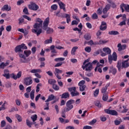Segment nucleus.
I'll return each mask as SVG.
<instances>
[{
	"instance_id": "b1692460",
	"label": "nucleus",
	"mask_w": 129,
	"mask_h": 129,
	"mask_svg": "<svg viewBox=\"0 0 129 129\" xmlns=\"http://www.w3.org/2000/svg\"><path fill=\"white\" fill-rule=\"evenodd\" d=\"M70 96V94H69V93L66 92L62 94L61 98H69Z\"/></svg>"
},
{
	"instance_id": "a19ab883",
	"label": "nucleus",
	"mask_w": 129,
	"mask_h": 129,
	"mask_svg": "<svg viewBox=\"0 0 129 129\" xmlns=\"http://www.w3.org/2000/svg\"><path fill=\"white\" fill-rule=\"evenodd\" d=\"M52 88L53 89H54V90H55L56 91L59 90V89H60V88L58 86V85H56L55 84H54L52 86Z\"/></svg>"
},
{
	"instance_id": "c03bdc74",
	"label": "nucleus",
	"mask_w": 129,
	"mask_h": 129,
	"mask_svg": "<svg viewBox=\"0 0 129 129\" xmlns=\"http://www.w3.org/2000/svg\"><path fill=\"white\" fill-rule=\"evenodd\" d=\"M92 19L93 20H97L98 19V16L97 15V14L94 13L92 16Z\"/></svg>"
},
{
	"instance_id": "c756f323",
	"label": "nucleus",
	"mask_w": 129,
	"mask_h": 129,
	"mask_svg": "<svg viewBox=\"0 0 129 129\" xmlns=\"http://www.w3.org/2000/svg\"><path fill=\"white\" fill-rule=\"evenodd\" d=\"M109 35H119V33L116 31H111L108 32Z\"/></svg>"
},
{
	"instance_id": "2f4dec72",
	"label": "nucleus",
	"mask_w": 129,
	"mask_h": 129,
	"mask_svg": "<svg viewBox=\"0 0 129 129\" xmlns=\"http://www.w3.org/2000/svg\"><path fill=\"white\" fill-rule=\"evenodd\" d=\"M65 17L64 18H66L67 19V23L68 24H69V23H70L71 20L70 19V15H69V14H65Z\"/></svg>"
},
{
	"instance_id": "1a4fd4ad",
	"label": "nucleus",
	"mask_w": 129,
	"mask_h": 129,
	"mask_svg": "<svg viewBox=\"0 0 129 129\" xmlns=\"http://www.w3.org/2000/svg\"><path fill=\"white\" fill-rule=\"evenodd\" d=\"M84 84H85V81L84 80L81 81L78 84L79 86H80V91L82 92L85 91V88H86V85Z\"/></svg>"
},
{
	"instance_id": "423d86ee",
	"label": "nucleus",
	"mask_w": 129,
	"mask_h": 129,
	"mask_svg": "<svg viewBox=\"0 0 129 129\" xmlns=\"http://www.w3.org/2000/svg\"><path fill=\"white\" fill-rule=\"evenodd\" d=\"M82 68L84 70L85 69L86 71H89V72H90V71L93 69L92 63L91 62H88L86 64L82 66Z\"/></svg>"
},
{
	"instance_id": "7c9ffc66",
	"label": "nucleus",
	"mask_w": 129,
	"mask_h": 129,
	"mask_svg": "<svg viewBox=\"0 0 129 129\" xmlns=\"http://www.w3.org/2000/svg\"><path fill=\"white\" fill-rule=\"evenodd\" d=\"M30 97L32 100L35 98V90H32L30 93Z\"/></svg>"
},
{
	"instance_id": "3c124183",
	"label": "nucleus",
	"mask_w": 129,
	"mask_h": 129,
	"mask_svg": "<svg viewBox=\"0 0 129 129\" xmlns=\"http://www.w3.org/2000/svg\"><path fill=\"white\" fill-rule=\"evenodd\" d=\"M25 3V1L24 0H19L17 2V6H21L22 4H24Z\"/></svg>"
},
{
	"instance_id": "9b49d317",
	"label": "nucleus",
	"mask_w": 129,
	"mask_h": 129,
	"mask_svg": "<svg viewBox=\"0 0 129 129\" xmlns=\"http://www.w3.org/2000/svg\"><path fill=\"white\" fill-rule=\"evenodd\" d=\"M24 83L27 86H29V85H31V84H33V78L32 77H27L24 79Z\"/></svg>"
},
{
	"instance_id": "4c0bfd02",
	"label": "nucleus",
	"mask_w": 129,
	"mask_h": 129,
	"mask_svg": "<svg viewBox=\"0 0 129 129\" xmlns=\"http://www.w3.org/2000/svg\"><path fill=\"white\" fill-rule=\"evenodd\" d=\"M64 60H65V58L64 57H58L54 59L55 62H60L61 61H64Z\"/></svg>"
},
{
	"instance_id": "20e7f679",
	"label": "nucleus",
	"mask_w": 129,
	"mask_h": 129,
	"mask_svg": "<svg viewBox=\"0 0 129 129\" xmlns=\"http://www.w3.org/2000/svg\"><path fill=\"white\" fill-rule=\"evenodd\" d=\"M73 103H75V100L73 99H71L69 100L67 103H66V106L67 107H65L63 109V111L64 112H67L68 111H70V110H71L72 108H73Z\"/></svg>"
},
{
	"instance_id": "dca6fc26",
	"label": "nucleus",
	"mask_w": 129,
	"mask_h": 129,
	"mask_svg": "<svg viewBox=\"0 0 129 129\" xmlns=\"http://www.w3.org/2000/svg\"><path fill=\"white\" fill-rule=\"evenodd\" d=\"M1 10L3 12H5V11H6V12H10V11H12V8L11 6H9V5H5L3 7Z\"/></svg>"
},
{
	"instance_id": "72a5a7b5",
	"label": "nucleus",
	"mask_w": 129,
	"mask_h": 129,
	"mask_svg": "<svg viewBox=\"0 0 129 129\" xmlns=\"http://www.w3.org/2000/svg\"><path fill=\"white\" fill-rule=\"evenodd\" d=\"M78 49V47L77 46H74L71 51V54L72 55H75V52H76V50Z\"/></svg>"
},
{
	"instance_id": "e433bc0d",
	"label": "nucleus",
	"mask_w": 129,
	"mask_h": 129,
	"mask_svg": "<svg viewBox=\"0 0 129 129\" xmlns=\"http://www.w3.org/2000/svg\"><path fill=\"white\" fill-rule=\"evenodd\" d=\"M56 81L55 80L50 79L48 80V83L49 84H50V85L53 86L55 83Z\"/></svg>"
},
{
	"instance_id": "4468645a",
	"label": "nucleus",
	"mask_w": 129,
	"mask_h": 129,
	"mask_svg": "<svg viewBox=\"0 0 129 129\" xmlns=\"http://www.w3.org/2000/svg\"><path fill=\"white\" fill-rule=\"evenodd\" d=\"M30 72L31 73H35V75L37 78H41V76L38 73L41 72V70L40 69H33Z\"/></svg>"
},
{
	"instance_id": "680f3d73",
	"label": "nucleus",
	"mask_w": 129,
	"mask_h": 129,
	"mask_svg": "<svg viewBox=\"0 0 129 129\" xmlns=\"http://www.w3.org/2000/svg\"><path fill=\"white\" fill-rule=\"evenodd\" d=\"M121 121L118 120H114V123L115 125H119V124L121 123Z\"/></svg>"
},
{
	"instance_id": "a211bd4d",
	"label": "nucleus",
	"mask_w": 129,
	"mask_h": 129,
	"mask_svg": "<svg viewBox=\"0 0 129 129\" xmlns=\"http://www.w3.org/2000/svg\"><path fill=\"white\" fill-rule=\"evenodd\" d=\"M21 77H22V72H18L17 75H15V74H12V78L14 80H17V79L21 78Z\"/></svg>"
},
{
	"instance_id": "e2e57ef3",
	"label": "nucleus",
	"mask_w": 129,
	"mask_h": 129,
	"mask_svg": "<svg viewBox=\"0 0 129 129\" xmlns=\"http://www.w3.org/2000/svg\"><path fill=\"white\" fill-rule=\"evenodd\" d=\"M86 26L89 29H92V25H91V24H90V23H87Z\"/></svg>"
},
{
	"instance_id": "ea45409f",
	"label": "nucleus",
	"mask_w": 129,
	"mask_h": 129,
	"mask_svg": "<svg viewBox=\"0 0 129 129\" xmlns=\"http://www.w3.org/2000/svg\"><path fill=\"white\" fill-rule=\"evenodd\" d=\"M99 94V89H97L94 92V96L97 97Z\"/></svg>"
},
{
	"instance_id": "f3484780",
	"label": "nucleus",
	"mask_w": 129,
	"mask_h": 129,
	"mask_svg": "<svg viewBox=\"0 0 129 129\" xmlns=\"http://www.w3.org/2000/svg\"><path fill=\"white\" fill-rule=\"evenodd\" d=\"M127 67H129L128 59L123 60L122 61L121 69L127 68Z\"/></svg>"
},
{
	"instance_id": "6ab92c4d",
	"label": "nucleus",
	"mask_w": 129,
	"mask_h": 129,
	"mask_svg": "<svg viewBox=\"0 0 129 129\" xmlns=\"http://www.w3.org/2000/svg\"><path fill=\"white\" fill-rule=\"evenodd\" d=\"M107 28V26H106V23L104 22H102L101 25L100 26V29L101 31H105V29Z\"/></svg>"
},
{
	"instance_id": "774afa93",
	"label": "nucleus",
	"mask_w": 129,
	"mask_h": 129,
	"mask_svg": "<svg viewBox=\"0 0 129 129\" xmlns=\"http://www.w3.org/2000/svg\"><path fill=\"white\" fill-rule=\"evenodd\" d=\"M83 129H92V127L91 126L86 125L84 126Z\"/></svg>"
},
{
	"instance_id": "37998d69",
	"label": "nucleus",
	"mask_w": 129,
	"mask_h": 129,
	"mask_svg": "<svg viewBox=\"0 0 129 129\" xmlns=\"http://www.w3.org/2000/svg\"><path fill=\"white\" fill-rule=\"evenodd\" d=\"M85 51L87 52V53H90L91 52V47L90 46H87L85 48Z\"/></svg>"
},
{
	"instance_id": "0eeeda50",
	"label": "nucleus",
	"mask_w": 129,
	"mask_h": 129,
	"mask_svg": "<svg viewBox=\"0 0 129 129\" xmlns=\"http://www.w3.org/2000/svg\"><path fill=\"white\" fill-rule=\"evenodd\" d=\"M63 71L59 69L55 68V71L54 72V74L56 76L57 79L59 80H61L62 79V77L60 76V74H62Z\"/></svg>"
},
{
	"instance_id": "c9c22d12",
	"label": "nucleus",
	"mask_w": 129,
	"mask_h": 129,
	"mask_svg": "<svg viewBox=\"0 0 129 129\" xmlns=\"http://www.w3.org/2000/svg\"><path fill=\"white\" fill-rule=\"evenodd\" d=\"M102 99L103 100H104V101H106V100L108 99V95H107V94H106V93H104Z\"/></svg>"
},
{
	"instance_id": "2eb2a0df",
	"label": "nucleus",
	"mask_w": 129,
	"mask_h": 129,
	"mask_svg": "<svg viewBox=\"0 0 129 129\" xmlns=\"http://www.w3.org/2000/svg\"><path fill=\"white\" fill-rule=\"evenodd\" d=\"M103 67L102 64H99V62H98L97 64L96 67L95 68V71L96 72V71H98L100 73H102V70L101 69Z\"/></svg>"
},
{
	"instance_id": "5701e85b",
	"label": "nucleus",
	"mask_w": 129,
	"mask_h": 129,
	"mask_svg": "<svg viewBox=\"0 0 129 129\" xmlns=\"http://www.w3.org/2000/svg\"><path fill=\"white\" fill-rule=\"evenodd\" d=\"M53 42V38L52 37H49V39H47L45 41H44V44H51Z\"/></svg>"
},
{
	"instance_id": "4d7b16f0",
	"label": "nucleus",
	"mask_w": 129,
	"mask_h": 129,
	"mask_svg": "<svg viewBox=\"0 0 129 129\" xmlns=\"http://www.w3.org/2000/svg\"><path fill=\"white\" fill-rule=\"evenodd\" d=\"M11 30H12V26L9 25L6 27V31H7V32H11Z\"/></svg>"
},
{
	"instance_id": "f8f14e48",
	"label": "nucleus",
	"mask_w": 129,
	"mask_h": 129,
	"mask_svg": "<svg viewBox=\"0 0 129 129\" xmlns=\"http://www.w3.org/2000/svg\"><path fill=\"white\" fill-rule=\"evenodd\" d=\"M105 112L107 113L108 114H111V115H117V112L114 110H110V109H105Z\"/></svg>"
},
{
	"instance_id": "79ce46f5",
	"label": "nucleus",
	"mask_w": 129,
	"mask_h": 129,
	"mask_svg": "<svg viewBox=\"0 0 129 129\" xmlns=\"http://www.w3.org/2000/svg\"><path fill=\"white\" fill-rule=\"evenodd\" d=\"M23 13L25 14V15H30V13H29V10H28V8L27 7H25L23 11Z\"/></svg>"
},
{
	"instance_id": "864d4df0",
	"label": "nucleus",
	"mask_w": 129,
	"mask_h": 129,
	"mask_svg": "<svg viewBox=\"0 0 129 129\" xmlns=\"http://www.w3.org/2000/svg\"><path fill=\"white\" fill-rule=\"evenodd\" d=\"M26 123L29 127H32V122H30L28 119L26 120Z\"/></svg>"
},
{
	"instance_id": "bf43d9fd",
	"label": "nucleus",
	"mask_w": 129,
	"mask_h": 129,
	"mask_svg": "<svg viewBox=\"0 0 129 129\" xmlns=\"http://www.w3.org/2000/svg\"><path fill=\"white\" fill-rule=\"evenodd\" d=\"M63 64V62H57L55 66L54 67H60V66H62Z\"/></svg>"
},
{
	"instance_id": "cd10ccee",
	"label": "nucleus",
	"mask_w": 129,
	"mask_h": 129,
	"mask_svg": "<svg viewBox=\"0 0 129 129\" xmlns=\"http://www.w3.org/2000/svg\"><path fill=\"white\" fill-rule=\"evenodd\" d=\"M55 97L53 95H51L48 97V98L45 101V102H49V101H51L54 99Z\"/></svg>"
},
{
	"instance_id": "39448f33",
	"label": "nucleus",
	"mask_w": 129,
	"mask_h": 129,
	"mask_svg": "<svg viewBox=\"0 0 129 129\" xmlns=\"http://www.w3.org/2000/svg\"><path fill=\"white\" fill-rule=\"evenodd\" d=\"M68 90L71 92V95L72 97H74V96H79L80 94L79 92L76 91V87L69 88Z\"/></svg>"
},
{
	"instance_id": "0e129e2a",
	"label": "nucleus",
	"mask_w": 129,
	"mask_h": 129,
	"mask_svg": "<svg viewBox=\"0 0 129 129\" xmlns=\"http://www.w3.org/2000/svg\"><path fill=\"white\" fill-rule=\"evenodd\" d=\"M79 41V39L75 38V39H71V41L73 42V43H76V42H78Z\"/></svg>"
},
{
	"instance_id": "9d476101",
	"label": "nucleus",
	"mask_w": 129,
	"mask_h": 129,
	"mask_svg": "<svg viewBox=\"0 0 129 129\" xmlns=\"http://www.w3.org/2000/svg\"><path fill=\"white\" fill-rule=\"evenodd\" d=\"M120 9L122 11V13H124V11L127 13H129V5L127 4H121L120 5Z\"/></svg>"
},
{
	"instance_id": "58836bf2",
	"label": "nucleus",
	"mask_w": 129,
	"mask_h": 129,
	"mask_svg": "<svg viewBox=\"0 0 129 129\" xmlns=\"http://www.w3.org/2000/svg\"><path fill=\"white\" fill-rule=\"evenodd\" d=\"M19 46L21 49H23V50H27V49H28V47L26 46L25 44L22 43L21 45H19Z\"/></svg>"
},
{
	"instance_id": "393cba45",
	"label": "nucleus",
	"mask_w": 129,
	"mask_h": 129,
	"mask_svg": "<svg viewBox=\"0 0 129 129\" xmlns=\"http://www.w3.org/2000/svg\"><path fill=\"white\" fill-rule=\"evenodd\" d=\"M84 38L85 40H87V41H89L91 39V36L89 33H87L85 34L84 36Z\"/></svg>"
},
{
	"instance_id": "603ef678",
	"label": "nucleus",
	"mask_w": 129,
	"mask_h": 129,
	"mask_svg": "<svg viewBox=\"0 0 129 129\" xmlns=\"http://www.w3.org/2000/svg\"><path fill=\"white\" fill-rule=\"evenodd\" d=\"M117 47L118 48V51H119V52H120V51H122V47L121 46V44L119 43L117 45Z\"/></svg>"
},
{
	"instance_id": "412c9836",
	"label": "nucleus",
	"mask_w": 129,
	"mask_h": 129,
	"mask_svg": "<svg viewBox=\"0 0 129 129\" xmlns=\"http://www.w3.org/2000/svg\"><path fill=\"white\" fill-rule=\"evenodd\" d=\"M58 5L59 6L60 9H61V10H63L64 12H66V8H65L66 6H65V4L63 3V2H58Z\"/></svg>"
},
{
	"instance_id": "6e6d98bb",
	"label": "nucleus",
	"mask_w": 129,
	"mask_h": 129,
	"mask_svg": "<svg viewBox=\"0 0 129 129\" xmlns=\"http://www.w3.org/2000/svg\"><path fill=\"white\" fill-rule=\"evenodd\" d=\"M111 71L113 75H115V74H116V72H117L116 69H112Z\"/></svg>"
},
{
	"instance_id": "052dcab7",
	"label": "nucleus",
	"mask_w": 129,
	"mask_h": 129,
	"mask_svg": "<svg viewBox=\"0 0 129 129\" xmlns=\"http://www.w3.org/2000/svg\"><path fill=\"white\" fill-rule=\"evenodd\" d=\"M95 122H96V119H94L91 121H90L89 124H90L91 125H92V124H94Z\"/></svg>"
},
{
	"instance_id": "f704fd0d",
	"label": "nucleus",
	"mask_w": 129,
	"mask_h": 129,
	"mask_svg": "<svg viewBox=\"0 0 129 129\" xmlns=\"http://www.w3.org/2000/svg\"><path fill=\"white\" fill-rule=\"evenodd\" d=\"M50 49L51 50V53H54L55 54L57 53V51L55 49V45H51Z\"/></svg>"
},
{
	"instance_id": "a878e982",
	"label": "nucleus",
	"mask_w": 129,
	"mask_h": 129,
	"mask_svg": "<svg viewBox=\"0 0 129 129\" xmlns=\"http://www.w3.org/2000/svg\"><path fill=\"white\" fill-rule=\"evenodd\" d=\"M6 66H9V62H6L5 63L2 62L0 64V69H5V67H6Z\"/></svg>"
},
{
	"instance_id": "473e14b6",
	"label": "nucleus",
	"mask_w": 129,
	"mask_h": 129,
	"mask_svg": "<svg viewBox=\"0 0 129 129\" xmlns=\"http://www.w3.org/2000/svg\"><path fill=\"white\" fill-rule=\"evenodd\" d=\"M109 85H106L105 86V87H103L102 88V89L101 90V93H106L105 92H106V90H107V87H108Z\"/></svg>"
},
{
	"instance_id": "7ed1b4c3",
	"label": "nucleus",
	"mask_w": 129,
	"mask_h": 129,
	"mask_svg": "<svg viewBox=\"0 0 129 129\" xmlns=\"http://www.w3.org/2000/svg\"><path fill=\"white\" fill-rule=\"evenodd\" d=\"M49 23H50V18L47 17L43 22L42 29L44 30V31H46V34H53V33H54V30L48 27V26H49Z\"/></svg>"
},
{
	"instance_id": "a18cd8bd",
	"label": "nucleus",
	"mask_w": 129,
	"mask_h": 129,
	"mask_svg": "<svg viewBox=\"0 0 129 129\" xmlns=\"http://www.w3.org/2000/svg\"><path fill=\"white\" fill-rule=\"evenodd\" d=\"M16 118L18 119V121H19V122H21V121H22V117L21 116V115L17 114L15 115Z\"/></svg>"
},
{
	"instance_id": "09e8293b",
	"label": "nucleus",
	"mask_w": 129,
	"mask_h": 129,
	"mask_svg": "<svg viewBox=\"0 0 129 129\" xmlns=\"http://www.w3.org/2000/svg\"><path fill=\"white\" fill-rule=\"evenodd\" d=\"M40 86H42V84L40 83L37 84V86H36V92L38 93L39 92V91H40Z\"/></svg>"
},
{
	"instance_id": "de8ad7c7",
	"label": "nucleus",
	"mask_w": 129,
	"mask_h": 129,
	"mask_svg": "<svg viewBox=\"0 0 129 129\" xmlns=\"http://www.w3.org/2000/svg\"><path fill=\"white\" fill-rule=\"evenodd\" d=\"M95 105L96 106H97L99 108L101 107V104H100V102L99 101H97L95 102Z\"/></svg>"
},
{
	"instance_id": "aec40b11",
	"label": "nucleus",
	"mask_w": 129,
	"mask_h": 129,
	"mask_svg": "<svg viewBox=\"0 0 129 129\" xmlns=\"http://www.w3.org/2000/svg\"><path fill=\"white\" fill-rule=\"evenodd\" d=\"M4 73V74L3 75V76L6 77L7 79H10V71L8 70H5Z\"/></svg>"
},
{
	"instance_id": "5fc2aeb1",
	"label": "nucleus",
	"mask_w": 129,
	"mask_h": 129,
	"mask_svg": "<svg viewBox=\"0 0 129 129\" xmlns=\"http://www.w3.org/2000/svg\"><path fill=\"white\" fill-rule=\"evenodd\" d=\"M51 10H53V11H56L57 10L58 6L56 5H53L51 6Z\"/></svg>"
},
{
	"instance_id": "49530a36",
	"label": "nucleus",
	"mask_w": 129,
	"mask_h": 129,
	"mask_svg": "<svg viewBox=\"0 0 129 129\" xmlns=\"http://www.w3.org/2000/svg\"><path fill=\"white\" fill-rule=\"evenodd\" d=\"M31 119H32L33 121H36L37 118H38V116L36 114H34L31 117Z\"/></svg>"
},
{
	"instance_id": "c85d7f7f",
	"label": "nucleus",
	"mask_w": 129,
	"mask_h": 129,
	"mask_svg": "<svg viewBox=\"0 0 129 129\" xmlns=\"http://www.w3.org/2000/svg\"><path fill=\"white\" fill-rule=\"evenodd\" d=\"M24 54L25 55L26 57H29L30 55L32 54V51H31V50H25Z\"/></svg>"
},
{
	"instance_id": "4be33fe9",
	"label": "nucleus",
	"mask_w": 129,
	"mask_h": 129,
	"mask_svg": "<svg viewBox=\"0 0 129 129\" xmlns=\"http://www.w3.org/2000/svg\"><path fill=\"white\" fill-rule=\"evenodd\" d=\"M16 53H23V50L19 45H18L15 49Z\"/></svg>"
},
{
	"instance_id": "338daca9",
	"label": "nucleus",
	"mask_w": 129,
	"mask_h": 129,
	"mask_svg": "<svg viewBox=\"0 0 129 129\" xmlns=\"http://www.w3.org/2000/svg\"><path fill=\"white\" fill-rule=\"evenodd\" d=\"M54 108L56 111V113H59V107L57 105H55Z\"/></svg>"
},
{
	"instance_id": "6e6552de",
	"label": "nucleus",
	"mask_w": 129,
	"mask_h": 129,
	"mask_svg": "<svg viewBox=\"0 0 129 129\" xmlns=\"http://www.w3.org/2000/svg\"><path fill=\"white\" fill-rule=\"evenodd\" d=\"M28 7L29 10H32V11H38L39 9V6L36 3L33 2L28 5Z\"/></svg>"
},
{
	"instance_id": "f257e3e1",
	"label": "nucleus",
	"mask_w": 129,
	"mask_h": 129,
	"mask_svg": "<svg viewBox=\"0 0 129 129\" xmlns=\"http://www.w3.org/2000/svg\"><path fill=\"white\" fill-rule=\"evenodd\" d=\"M103 52H101V55L102 57H104V56H106V55H108V61L110 64L112 63V61H117V54L116 52H114L112 55L110 54L111 53V50L110 49L109 47H104L103 48Z\"/></svg>"
},
{
	"instance_id": "13d9d810",
	"label": "nucleus",
	"mask_w": 129,
	"mask_h": 129,
	"mask_svg": "<svg viewBox=\"0 0 129 129\" xmlns=\"http://www.w3.org/2000/svg\"><path fill=\"white\" fill-rule=\"evenodd\" d=\"M23 17L24 19H26V20H27L28 21H31L32 19H31V18L29 17L27 15H23Z\"/></svg>"
},
{
	"instance_id": "f03ea898",
	"label": "nucleus",
	"mask_w": 129,
	"mask_h": 129,
	"mask_svg": "<svg viewBox=\"0 0 129 129\" xmlns=\"http://www.w3.org/2000/svg\"><path fill=\"white\" fill-rule=\"evenodd\" d=\"M42 25H43V21L41 19L38 18L37 19V22L33 26L34 29H32V33L36 34L37 37L40 36L43 31L42 29H40L42 27Z\"/></svg>"
},
{
	"instance_id": "69168bd1",
	"label": "nucleus",
	"mask_w": 129,
	"mask_h": 129,
	"mask_svg": "<svg viewBox=\"0 0 129 129\" xmlns=\"http://www.w3.org/2000/svg\"><path fill=\"white\" fill-rule=\"evenodd\" d=\"M6 125V121L3 120L1 122V127H4V126Z\"/></svg>"
},
{
	"instance_id": "bb28decb",
	"label": "nucleus",
	"mask_w": 129,
	"mask_h": 129,
	"mask_svg": "<svg viewBox=\"0 0 129 129\" xmlns=\"http://www.w3.org/2000/svg\"><path fill=\"white\" fill-rule=\"evenodd\" d=\"M121 64H122L121 60L118 61L116 67L118 69V71L119 72H120V69L121 68Z\"/></svg>"
},
{
	"instance_id": "8fccbe9b",
	"label": "nucleus",
	"mask_w": 129,
	"mask_h": 129,
	"mask_svg": "<svg viewBox=\"0 0 129 129\" xmlns=\"http://www.w3.org/2000/svg\"><path fill=\"white\" fill-rule=\"evenodd\" d=\"M24 21H25V19L23 17L19 18V25H21V24H23V23H24Z\"/></svg>"
},
{
	"instance_id": "ddd939ff",
	"label": "nucleus",
	"mask_w": 129,
	"mask_h": 129,
	"mask_svg": "<svg viewBox=\"0 0 129 129\" xmlns=\"http://www.w3.org/2000/svg\"><path fill=\"white\" fill-rule=\"evenodd\" d=\"M19 56L20 58L21 63H28V59H27L24 54L19 53Z\"/></svg>"
}]
</instances>
